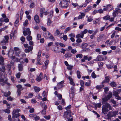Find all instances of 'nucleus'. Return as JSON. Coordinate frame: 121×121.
I'll use <instances>...</instances> for the list:
<instances>
[{
  "label": "nucleus",
  "instance_id": "c03bdc74",
  "mask_svg": "<svg viewBox=\"0 0 121 121\" xmlns=\"http://www.w3.org/2000/svg\"><path fill=\"white\" fill-rule=\"evenodd\" d=\"M28 21L27 19H26L25 21V22L23 24V25L24 26H26L28 24Z\"/></svg>",
  "mask_w": 121,
  "mask_h": 121
},
{
  "label": "nucleus",
  "instance_id": "4be33fe9",
  "mask_svg": "<svg viewBox=\"0 0 121 121\" xmlns=\"http://www.w3.org/2000/svg\"><path fill=\"white\" fill-rule=\"evenodd\" d=\"M8 54L9 57H11L13 55V52L12 51L9 50Z\"/></svg>",
  "mask_w": 121,
  "mask_h": 121
},
{
  "label": "nucleus",
  "instance_id": "37998d69",
  "mask_svg": "<svg viewBox=\"0 0 121 121\" xmlns=\"http://www.w3.org/2000/svg\"><path fill=\"white\" fill-rule=\"evenodd\" d=\"M80 83L81 86L83 87L84 86V83L82 80H80Z\"/></svg>",
  "mask_w": 121,
  "mask_h": 121
},
{
  "label": "nucleus",
  "instance_id": "bf43d9fd",
  "mask_svg": "<svg viewBox=\"0 0 121 121\" xmlns=\"http://www.w3.org/2000/svg\"><path fill=\"white\" fill-rule=\"evenodd\" d=\"M57 95L59 99L60 100L61 99H62V96L61 94H58Z\"/></svg>",
  "mask_w": 121,
  "mask_h": 121
},
{
  "label": "nucleus",
  "instance_id": "6ab92c4d",
  "mask_svg": "<svg viewBox=\"0 0 121 121\" xmlns=\"http://www.w3.org/2000/svg\"><path fill=\"white\" fill-rule=\"evenodd\" d=\"M2 93H4V96L6 97L9 96L10 95L11 93V92L9 91L7 92H2Z\"/></svg>",
  "mask_w": 121,
  "mask_h": 121
},
{
  "label": "nucleus",
  "instance_id": "603ef678",
  "mask_svg": "<svg viewBox=\"0 0 121 121\" xmlns=\"http://www.w3.org/2000/svg\"><path fill=\"white\" fill-rule=\"evenodd\" d=\"M71 29V28L70 27H69L66 28L64 31L65 32V33H66L67 31L70 30Z\"/></svg>",
  "mask_w": 121,
  "mask_h": 121
},
{
  "label": "nucleus",
  "instance_id": "f704fd0d",
  "mask_svg": "<svg viewBox=\"0 0 121 121\" xmlns=\"http://www.w3.org/2000/svg\"><path fill=\"white\" fill-rule=\"evenodd\" d=\"M76 72L78 78L79 79H80L81 77V76L80 75L81 73L78 70H77Z\"/></svg>",
  "mask_w": 121,
  "mask_h": 121
},
{
  "label": "nucleus",
  "instance_id": "473e14b6",
  "mask_svg": "<svg viewBox=\"0 0 121 121\" xmlns=\"http://www.w3.org/2000/svg\"><path fill=\"white\" fill-rule=\"evenodd\" d=\"M88 46V44L86 43H82L81 46V47L82 48H86Z\"/></svg>",
  "mask_w": 121,
  "mask_h": 121
},
{
  "label": "nucleus",
  "instance_id": "f257e3e1",
  "mask_svg": "<svg viewBox=\"0 0 121 121\" xmlns=\"http://www.w3.org/2000/svg\"><path fill=\"white\" fill-rule=\"evenodd\" d=\"M108 101L102 100V103L103 106L102 109V112L104 114H106L108 111L111 109V108L110 105L108 103Z\"/></svg>",
  "mask_w": 121,
  "mask_h": 121
},
{
  "label": "nucleus",
  "instance_id": "c756f323",
  "mask_svg": "<svg viewBox=\"0 0 121 121\" xmlns=\"http://www.w3.org/2000/svg\"><path fill=\"white\" fill-rule=\"evenodd\" d=\"M4 59L2 56H0V64L3 65H4Z\"/></svg>",
  "mask_w": 121,
  "mask_h": 121
},
{
  "label": "nucleus",
  "instance_id": "412c9836",
  "mask_svg": "<svg viewBox=\"0 0 121 121\" xmlns=\"http://www.w3.org/2000/svg\"><path fill=\"white\" fill-rule=\"evenodd\" d=\"M49 62V61L48 60H47L45 62V66L43 65V68L44 69H46L47 68V65H48V63Z\"/></svg>",
  "mask_w": 121,
  "mask_h": 121
},
{
  "label": "nucleus",
  "instance_id": "a19ab883",
  "mask_svg": "<svg viewBox=\"0 0 121 121\" xmlns=\"http://www.w3.org/2000/svg\"><path fill=\"white\" fill-rule=\"evenodd\" d=\"M103 37L102 35H100L97 38V41L98 42H99V41H101L102 39H103Z\"/></svg>",
  "mask_w": 121,
  "mask_h": 121
},
{
  "label": "nucleus",
  "instance_id": "f8f14e48",
  "mask_svg": "<svg viewBox=\"0 0 121 121\" xmlns=\"http://www.w3.org/2000/svg\"><path fill=\"white\" fill-rule=\"evenodd\" d=\"M5 67L4 66H2V68H0V75H1V73H4L5 71Z\"/></svg>",
  "mask_w": 121,
  "mask_h": 121
},
{
  "label": "nucleus",
  "instance_id": "de8ad7c7",
  "mask_svg": "<svg viewBox=\"0 0 121 121\" xmlns=\"http://www.w3.org/2000/svg\"><path fill=\"white\" fill-rule=\"evenodd\" d=\"M82 54H77L76 56V57L77 58L79 57L80 58H81L82 57Z\"/></svg>",
  "mask_w": 121,
  "mask_h": 121
},
{
  "label": "nucleus",
  "instance_id": "58836bf2",
  "mask_svg": "<svg viewBox=\"0 0 121 121\" xmlns=\"http://www.w3.org/2000/svg\"><path fill=\"white\" fill-rule=\"evenodd\" d=\"M106 66L109 69H112L113 67V65L110 64L106 65Z\"/></svg>",
  "mask_w": 121,
  "mask_h": 121
},
{
  "label": "nucleus",
  "instance_id": "8fccbe9b",
  "mask_svg": "<svg viewBox=\"0 0 121 121\" xmlns=\"http://www.w3.org/2000/svg\"><path fill=\"white\" fill-rule=\"evenodd\" d=\"M89 82H86L85 83V85L86 86H90L91 85V80H89Z\"/></svg>",
  "mask_w": 121,
  "mask_h": 121
},
{
  "label": "nucleus",
  "instance_id": "864d4df0",
  "mask_svg": "<svg viewBox=\"0 0 121 121\" xmlns=\"http://www.w3.org/2000/svg\"><path fill=\"white\" fill-rule=\"evenodd\" d=\"M23 90V89H17V93H18V95L19 96L21 94V91H22Z\"/></svg>",
  "mask_w": 121,
  "mask_h": 121
},
{
  "label": "nucleus",
  "instance_id": "a211bd4d",
  "mask_svg": "<svg viewBox=\"0 0 121 121\" xmlns=\"http://www.w3.org/2000/svg\"><path fill=\"white\" fill-rule=\"evenodd\" d=\"M72 56V54L69 53H67L65 54L64 55V56L66 58H69L71 57Z\"/></svg>",
  "mask_w": 121,
  "mask_h": 121
},
{
  "label": "nucleus",
  "instance_id": "6e6552de",
  "mask_svg": "<svg viewBox=\"0 0 121 121\" xmlns=\"http://www.w3.org/2000/svg\"><path fill=\"white\" fill-rule=\"evenodd\" d=\"M9 37L7 35L5 36H4V39H3V40L1 41V43H8L9 42Z\"/></svg>",
  "mask_w": 121,
  "mask_h": 121
},
{
  "label": "nucleus",
  "instance_id": "dca6fc26",
  "mask_svg": "<svg viewBox=\"0 0 121 121\" xmlns=\"http://www.w3.org/2000/svg\"><path fill=\"white\" fill-rule=\"evenodd\" d=\"M44 36L47 39H48L50 35V34L49 32H45L43 34Z\"/></svg>",
  "mask_w": 121,
  "mask_h": 121
},
{
  "label": "nucleus",
  "instance_id": "5701e85b",
  "mask_svg": "<svg viewBox=\"0 0 121 121\" xmlns=\"http://www.w3.org/2000/svg\"><path fill=\"white\" fill-rule=\"evenodd\" d=\"M104 85H97L96 86V88L97 89L100 90L104 87Z\"/></svg>",
  "mask_w": 121,
  "mask_h": 121
},
{
  "label": "nucleus",
  "instance_id": "72a5a7b5",
  "mask_svg": "<svg viewBox=\"0 0 121 121\" xmlns=\"http://www.w3.org/2000/svg\"><path fill=\"white\" fill-rule=\"evenodd\" d=\"M110 85L112 87H115L116 86L117 84L116 82H112L110 84Z\"/></svg>",
  "mask_w": 121,
  "mask_h": 121
},
{
  "label": "nucleus",
  "instance_id": "09e8293b",
  "mask_svg": "<svg viewBox=\"0 0 121 121\" xmlns=\"http://www.w3.org/2000/svg\"><path fill=\"white\" fill-rule=\"evenodd\" d=\"M36 116V115L35 114H31L29 115V117L32 118H34V117Z\"/></svg>",
  "mask_w": 121,
  "mask_h": 121
},
{
  "label": "nucleus",
  "instance_id": "3c124183",
  "mask_svg": "<svg viewBox=\"0 0 121 121\" xmlns=\"http://www.w3.org/2000/svg\"><path fill=\"white\" fill-rule=\"evenodd\" d=\"M104 89L105 93L106 94L107 93L109 90L108 87H105L104 88Z\"/></svg>",
  "mask_w": 121,
  "mask_h": 121
},
{
  "label": "nucleus",
  "instance_id": "b1692460",
  "mask_svg": "<svg viewBox=\"0 0 121 121\" xmlns=\"http://www.w3.org/2000/svg\"><path fill=\"white\" fill-rule=\"evenodd\" d=\"M18 68L19 71H21L23 69V65L22 64H19L18 65Z\"/></svg>",
  "mask_w": 121,
  "mask_h": 121
},
{
  "label": "nucleus",
  "instance_id": "69168bd1",
  "mask_svg": "<svg viewBox=\"0 0 121 121\" xmlns=\"http://www.w3.org/2000/svg\"><path fill=\"white\" fill-rule=\"evenodd\" d=\"M72 4L73 5L74 7V8L76 7H77L78 6V4L76 3H72Z\"/></svg>",
  "mask_w": 121,
  "mask_h": 121
},
{
  "label": "nucleus",
  "instance_id": "774afa93",
  "mask_svg": "<svg viewBox=\"0 0 121 121\" xmlns=\"http://www.w3.org/2000/svg\"><path fill=\"white\" fill-rule=\"evenodd\" d=\"M20 40L22 42H24L25 40V39L24 37L23 36H22L20 38Z\"/></svg>",
  "mask_w": 121,
  "mask_h": 121
},
{
  "label": "nucleus",
  "instance_id": "ddd939ff",
  "mask_svg": "<svg viewBox=\"0 0 121 121\" xmlns=\"http://www.w3.org/2000/svg\"><path fill=\"white\" fill-rule=\"evenodd\" d=\"M98 31V29H96L95 31V32L94 33V34H93L92 35H91L90 36V38L91 39H93L95 37V35L96 34Z\"/></svg>",
  "mask_w": 121,
  "mask_h": 121
},
{
  "label": "nucleus",
  "instance_id": "f3484780",
  "mask_svg": "<svg viewBox=\"0 0 121 121\" xmlns=\"http://www.w3.org/2000/svg\"><path fill=\"white\" fill-rule=\"evenodd\" d=\"M68 79L70 81V83L73 86L75 85V84L73 81L72 78L71 77L69 76L68 77Z\"/></svg>",
  "mask_w": 121,
  "mask_h": 121
},
{
  "label": "nucleus",
  "instance_id": "0e129e2a",
  "mask_svg": "<svg viewBox=\"0 0 121 121\" xmlns=\"http://www.w3.org/2000/svg\"><path fill=\"white\" fill-rule=\"evenodd\" d=\"M4 111L8 113H9L10 112V111L9 109L7 108L6 109L4 110Z\"/></svg>",
  "mask_w": 121,
  "mask_h": 121
},
{
  "label": "nucleus",
  "instance_id": "6e6d98bb",
  "mask_svg": "<svg viewBox=\"0 0 121 121\" xmlns=\"http://www.w3.org/2000/svg\"><path fill=\"white\" fill-rule=\"evenodd\" d=\"M100 21V19L99 18H98V19H97L96 20H94L93 21L94 23V24H96L97 23H98Z\"/></svg>",
  "mask_w": 121,
  "mask_h": 121
},
{
  "label": "nucleus",
  "instance_id": "4d7b16f0",
  "mask_svg": "<svg viewBox=\"0 0 121 121\" xmlns=\"http://www.w3.org/2000/svg\"><path fill=\"white\" fill-rule=\"evenodd\" d=\"M7 99L9 101H11L13 100V99L11 96H9L7 98Z\"/></svg>",
  "mask_w": 121,
  "mask_h": 121
},
{
  "label": "nucleus",
  "instance_id": "5fc2aeb1",
  "mask_svg": "<svg viewBox=\"0 0 121 121\" xmlns=\"http://www.w3.org/2000/svg\"><path fill=\"white\" fill-rule=\"evenodd\" d=\"M50 18H48V26H50V24L51 23V21L50 19Z\"/></svg>",
  "mask_w": 121,
  "mask_h": 121
},
{
  "label": "nucleus",
  "instance_id": "39448f33",
  "mask_svg": "<svg viewBox=\"0 0 121 121\" xmlns=\"http://www.w3.org/2000/svg\"><path fill=\"white\" fill-rule=\"evenodd\" d=\"M64 118H66L67 119L70 118L71 117L70 111V110H67L64 112L63 115Z\"/></svg>",
  "mask_w": 121,
  "mask_h": 121
},
{
  "label": "nucleus",
  "instance_id": "13d9d810",
  "mask_svg": "<svg viewBox=\"0 0 121 121\" xmlns=\"http://www.w3.org/2000/svg\"><path fill=\"white\" fill-rule=\"evenodd\" d=\"M63 39L65 41H66L67 39V37L66 35H64L63 37Z\"/></svg>",
  "mask_w": 121,
  "mask_h": 121
},
{
  "label": "nucleus",
  "instance_id": "1a4fd4ad",
  "mask_svg": "<svg viewBox=\"0 0 121 121\" xmlns=\"http://www.w3.org/2000/svg\"><path fill=\"white\" fill-rule=\"evenodd\" d=\"M104 58L103 57V56L101 55L98 56L97 58L94 60L96 61H102L103 60Z\"/></svg>",
  "mask_w": 121,
  "mask_h": 121
},
{
  "label": "nucleus",
  "instance_id": "9d476101",
  "mask_svg": "<svg viewBox=\"0 0 121 121\" xmlns=\"http://www.w3.org/2000/svg\"><path fill=\"white\" fill-rule=\"evenodd\" d=\"M34 20L36 23H39L40 22V20L39 16L37 15H36L34 16Z\"/></svg>",
  "mask_w": 121,
  "mask_h": 121
},
{
  "label": "nucleus",
  "instance_id": "393cba45",
  "mask_svg": "<svg viewBox=\"0 0 121 121\" xmlns=\"http://www.w3.org/2000/svg\"><path fill=\"white\" fill-rule=\"evenodd\" d=\"M110 78V76H108L105 77V81H106V83H108L109 81Z\"/></svg>",
  "mask_w": 121,
  "mask_h": 121
},
{
  "label": "nucleus",
  "instance_id": "cd10ccee",
  "mask_svg": "<svg viewBox=\"0 0 121 121\" xmlns=\"http://www.w3.org/2000/svg\"><path fill=\"white\" fill-rule=\"evenodd\" d=\"M34 88L35 91L37 92H39L40 90L39 87L35 86H34Z\"/></svg>",
  "mask_w": 121,
  "mask_h": 121
},
{
  "label": "nucleus",
  "instance_id": "ea45409f",
  "mask_svg": "<svg viewBox=\"0 0 121 121\" xmlns=\"http://www.w3.org/2000/svg\"><path fill=\"white\" fill-rule=\"evenodd\" d=\"M88 3H86V1L85 2L82 4V6H79L78 7V8L79 9V8H78L79 7L80 8L81 7H86Z\"/></svg>",
  "mask_w": 121,
  "mask_h": 121
},
{
  "label": "nucleus",
  "instance_id": "20e7f679",
  "mask_svg": "<svg viewBox=\"0 0 121 121\" xmlns=\"http://www.w3.org/2000/svg\"><path fill=\"white\" fill-rule=\"evenodd\" d=\"M68 2L63 0L60 2L59 5L63 8H66L69 6Z\"/></svg>",
  "mask_w": 121,
  "mask_h": 121
},
{
  "label": "nucleus",
  "instance_id": "680f3d73",
  "mask_svg": "<svg viewBox=\"0 0 121 121\" xmlns=\"http://www.w3.org/2000/svg\"><path fill=\"white\" fill-rule=\"evenodd\" d=\"M73 68V66L69 65L68 66L67 69L69 70H71Z\"/></svg>",
  "mask_w": 121,
  "mask_h": 121
},
{
  "label": "nucleus",
  "instance_id": "aec40b11",
  "mask_svg": "<svg viewBox=\"0 0 121 121\" xmlns=\"http://www.w3.org/2000/svg\"><path fill=\"white\" fill-rule=\"evenodd\" d=\"M47 108V106L46 105H45L44 106V109L42 111L41 113L43 115L45 114L46 113V110Z\"/></svg>",
  "mask_w": 121,
  "mask_h": 121
},
{
  "label": "nucleus",
  "instance_id": "c85d7f7f",
  "mask_svg": "<svg viewBox=\"0 0 121 121\" xmlns=\"http://www.w3.org/2000/svg\"><path fill=\"white\" fill-rule=\"evenodd\" d=\"M12 118H17L18 117L20 116V113H18L17 114H14L12 115Z\"/></svg>",
  "mask_w": 121,
  "mask_h": 121
},
{
  "label": "nucleus",
  "instance_id": "e433bc0d",
  "mask_svg": "<svg viewBox=\"0 0 121 121\" xmlns=\"http://www.w3.org/2000/svg\"><path fill=\"white\" fill-rule=\"evenodd\" d=\"M0 76H1V78H5L7 77V75L6 74L3 73H1V75H0Z\"/></svg>",
  "mask_w": 121,
  "mask_h": 121
},
{
  "label": "nucleus",
  "instance_id": "a18cd8bd",
  "mask_svg": "<svg viewBox=\"0 0 121 121\" xmlns=\"http://www.w3.org/2000/svg\"><path fill=\"white\" fill-rule=\"evenodd\" d=\"M8 80V79L6 78L5 80H4L3 82L5 84H7V85L8 86H10V84L9 83H8L7 81Z\"/></svg>",
  "mask_w": 121,
  "mask_h": 121
},
{
  "label": "nucleus",
  "instance_id": "a878e982",
  "mask_svg": "<svg viewBox=\"0 0 121 121\" xmlns=\"http://www.w3.org/2000/svg\"><path fill=\"white\" fill-rule=\"evenodd\" d=\"M113 95L116 97H117L118 98V99H121L120 97L118 95V93L117 92L114 91L113 93Z\"/></svg>",
  "mask_w": 121,
  "mask_h": 121
},
{
  "label": "nucleus",
  "instance_id": "052dcab7",
  "mask_svg": "<svg viewBox=\"0 0 121 121\" xmlns=\"http://www.w3.org/2000/svg\"><path fill=\"white\" fill-rule=\"evenodd\" d=\"M16 87L18 88V89H23V88H22V85H18L16 86Z\"/></svg>",
  "mask_w": 121,
  "mask_h": 121
},
{
  "label": "nucleus",
  "instance_id": "7ed1b4c3",
  "mask_svg": "<svg viewBox=\"0 0 121 121\" xmlns=\"http://www.w3.org/2000/svg\"><path fill=\"white\" fill-rule=\"evenodd\" d=\"M118 114V112L117 111L110 112L107 115L108 117L107 118L108 120L111 121V117H115L116 115H117Z\"/></svg>",
  "mask_w": 121,
  "mask_h": 121
},
{
  "label": "nucleus",
  "instance_id": "c9c22d12",
  "mask_svg": "<svg viewBox=\"0 0 121 121\" xmlns=\"http://www.w3.org/2000/svg\"><path fill=\"white\" fill-rule=\"evenodd\" d=\"M110 16L109 15H107L103 17V18L105 20H108L109 19Z\"/></svg>",
  "mask_w": 121,
  "mask_h": 121
},
{
  "label": "nucleus",
  "instance_id": "f03ea898",
  "mask_svg": "<svg viewBox=\"0 0 121 121\" xmlns=\"http://www.w3.org/2000/svg\"><path fill=\"white\" fill-rule=\"evenodd\" d=\"M23 33L24 36H26L27 35H28L26 38L28 40L30 41V40H32V37L30 35L31 34V31L30 30L29 28H27L26 30L23 31Z\"/></svg>",
  "mask_w": 121,
  "mask_h": 121
},
{
  "label": "nucleus",
  "instance_id": "2eb2a0df",
  "mask_svg": "<svg viewBox=\"0 0 121 121\" xmlns=\"http://www.w3.org/2000/svg\"><path fill=\"white\" fill-rule=\"evenodd\" d=\"M85 33L83 32V31L81 32L80 33V34H78V35L76 36V38H78L79 36H80V37L82 38H83L84 36V35Z\"/></svg>",
  "mask_w": 121,
  "mask_h": 121
},
{
  "label": "nucleus",
  "instance_id": "2f4dec72",
  "mask_svg": "<svg viewBox=\"0 0 121 121\" xmlns=\"http://www.w3.org/2000/svg\"><path fill=\"white\" fill-rule=\"evenodd\" d=\"M98 63L99 67L100 69H101L102 68L103 66V62L100 61H99L98 62Z\"/></svg>",
  "mask_w": 121,
  "mask_h": 121
},
{
  "label": "nucleus",
  "instance_id": "79ce46f5",
  "mask_svg": "<svg viewBox=\"0 0 121 121\" xmlns=\"http://www.w3.org/2000/svg\"><path fill=\"white\" fill-rule=\"evenodd\" d=\"M117 14H118V13L116 11H115V10H114L112 13L113 16L114 17H115L116 16Z\"/></svg>",
  "mask_w": 121,
  "mask_h": 121
},
{
  "label": "nucleus",
  "instance_id": "7c9ffc66",
  "mask_svg": "<svg viewBox=\"0 0 121 121\" xmlns=\"http://www.w3.org/2000/svg\"><path fill=\"white\" fill-rule=\"evenodd\" d=\"M91 9V7L90 6L87 7L86 9H84L83 10V12L84 13H86L88 12L89 10H90Z\"/></svg>",
  "mask_w": 121,
  "mask_h": 121
},
{
  "label": "nucleus",
  "instance_id": "423d86ee",
  "mask_svg": "<svg viewBox=\"0 0 121 121\" xmlns=\"http://www.w3.org/2000/svg\"><path fill=\"white\" fill-rule=\"evenodd\" d=\"M24 47L26 48L25 50V52L26 53L29 52L30 51H31L33 49V46H28V45L27 44H24Z\"/></svg>",
  "mask_w": 121,
  "mask_h": 121
},
{
  "label": "nucleus",
  "instance_id": "bb28decb",
  "mask_svg": "<svg viewBox=\"0 0 121 121\" xmlns=\"http://www.w3.org/2000/svg\"><path fill=\"white\" fill-rule=\"evenodd\" d=\"M20 109H14L12 112V114H14L18 113L20 111Z\"/></svg>",
  "mask_w": 121,
  "mask_h": 121
},
{
  "label": "nucleus",
  "instance_id": "4468645a",
  "mask_svg": "<svg viewBox=\"0 0 121 121\" xmlns=\"http://www.w3.org/2000/svg\"><path fill=\"white\" fill-rule=\"evenodd\" d=\"M93 104L94 105L95 108V109H96L97 107L99 108L101 107L102 105V104L100 103L97 104L94 103Z\"/></svg>",
  "mask_w": 121,
  "mask_h": 121
},
{
  "label": "nucleus",
  "instance_id": "4c0bfd02",
  "mask_svg": "<svg viewBox=\"0 0 121 121\" xmlns=\"http://www.w3.org/2000/svg\"><path fill=\"white\" fill-rule=\"evenodd\" d=\"M58 87L59 89H60L64 86V85L60 83H58L57 84Z\"/></svg>",
  "mask_w": 121,
  "mask_h": 121
},
{
  "label": "nucleus",
  "instance_id": "0eeeda50",
  "mask_svg": "<svg viewBox=\"0 0 121 121\" xmlns=\"http://www.w3.org/2000/svg\"><path fill=\"white\" fill-rule=\"evenodd\" d=\"M112 96V94L111 92L109 93L108 94L107 97L102 98V100H105V101H108Z\"/></svg>",
  "mask_w": 121,
  "mask_h": 121
},
{
  "label": "nucleus",
  "instance_id": "338daca9",
  "mask_svg": "<svg viewBox=\"0 0 121 121\" xmlns=\"http://www.w3.org/2000/svg\"><path fill=\"white\" fill-rule=\"evenodd\" d=\"M92 77L93 78H96V75L94 72H93L91 74Z\"/></svg>",
  "mask_w": 121,
  "mask_h": 121
},
{
  "label": "nucleus",
  "instance_id": "e2e57ef3",
  "mask_svg": "<svg viewBox=\"0 0 121 121\" xmlns=\"http://www.w3.org/2000/svg\"><path fill=\"white\" fill-rule=\"evenodd\" d=\"M77 51L73 49H72L71 50V52L73 54H75L76 53Z\"/></svg>",
  "mask_w": 121,
  "mask_h": 121
},
{
  "label": "nucleus",
  "instance_id": "49530a36",
  "mask_svg": "<svg viewBox=\"0 0 121 121\" xmlns=\"http://www.w3.org/2000/svg\"><path fill=\"white\" fill-rule=\"evenodd\" d=\"M61 50H62V51H59L57 52V53H59L60 52L61 53H63V54H64L65 53V52L66 51V50L64 49L63 48H62L61 49Z\"/></svg>",
  "mask_w": 121,
  "mask_h": 121
},
{
  "label": "nucleus",
  "instance_id": "9b49d317",
  "mask_svg": "<svg viewBox=\"0 0 121 121\" xmlns=\"http://www.w3.org/2000/svg\"><path fill=\"white\" fill-rule=\"evenodd\" d=\"M42 73H41L39 76L37 77L36 78V80L37 81L39 82L42 80Z\"/></svg>",
  "mask_w": 121,
  "mask_h": 121
}]
</instances>
